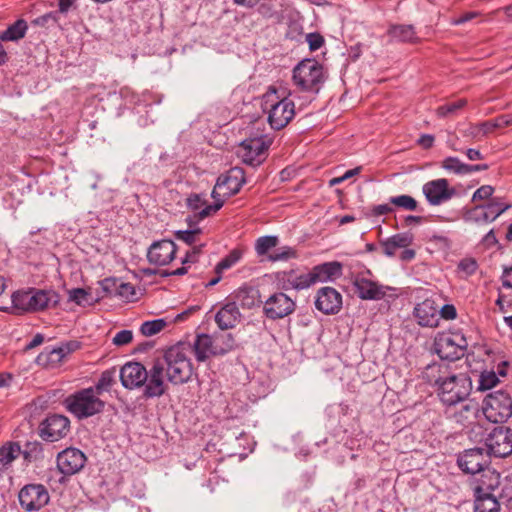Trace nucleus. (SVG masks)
Wrapping results in <instances>:
<instances>
[{
  "mask_svg": "<svg viewBox=\"0 0 512 512\" xmlns=\"http://www.w3.org/2000/svg\"><path fill=\"white\" fill-rule=\"evenodd\" d=\"M459 268L467 274H473L477 269V263L473 259H465L459 263Z\"/></svg>",
  "mask_w": 512,
  "mask_h": 512,
  "instance_id": "nucleus-61",
  "label": "nucleus"
},
{
  "mask_svg": "<svg viewBox=\"0 0 512 512\" xmlns=\"http://www.w3.org/2000/svg\"><path fill=\"white\" fill-rule=\"evenodd\" d=\"M424 375L429 383L437 387V395L447 407L464 402L470 395L472 389L470 377L465 373H450L446 364L428 365Z\"/></svg>",
  "mask_w": 512,
  "mask_h": 512,
  "instance_id": "nucleus-1",
  "label": "nucleus"
},
{
  "mask_svg": "<svg viewBox=\"0 0 512 512\" xmlns=\"http://www.w3.org/2000/svg\"><path fill=\"white\" fill-rule=\"evenodd\" d=\"M271 144L272 139L268 135L250 137L240 143L238 155L245 164L258 166L265 160Z\"/></svg>",
  "mask_w": 512,
  "mask_h": 512,
  "instance_id": "nucleus-10",
  "label": "nucleus"
},
{
  "mask_svg": "<svg viewBox=\"0 0 512 512\" xmlns=\"http://www.w3.org/2000/svg\"><path fill=\"white\" fill-rule=\"evenodd\" d=\"M65 408L78 419H86L104 410L105 402L92 387L78 390L64 400Z\"/></svg>",
  "mask_w": 512,
  "mask_h": 512,
  "instance_id": "nucleus-4",
  "label": "nucleus"
},
{
  "mask_svg": "<svg viewBox=\"0 0 512 512\" xmlns=\"http://www.w3.org/2000/svg\"><path fill=\"white\" fill-rule=\"evenodd\" d=\"M116 294L127 301H131L135 298L136 292L131 283H121L116 289Z\"/></svg>",
  "mask_w": 512,
  "mask_h": 512,
  "instance_id": "nucleus-53",
  "label": "nucleus"
},
{
  "mask_svg": "<svg viewBox=\"0 0 512 512\" xmlns=\"http://www.w3.org/2000/svg\"><path fill=\"white\" fill-rule=\"evenodd\" d=\"M20 455L27 463L41 461L44 458L43 445L38 441H28Z\"/></svg>",
  "mask_w": 512,
  "mask_h": 512,
  "instance_id": "nucleus-39",
  "label": "nucleus"
},
{
  "mask_svg": "<svg viewBox=\"0 0 512 512\" xmlns=\"http://www.w3.org/2000/svg\"><path fill=\"white\" fill-rule=\"evenodd\" d=\"M457 464L464 473L476 476L489 466V455L481 448L468 449L459 454Z\"/></svg>",
  "mask_w": 512,
  "mask_h": 512,
  "instance_id": "nucleus-16",
  "label": "nucleus"
},
{
  "mask_svg": "<svg viewBox=\"0 0 512 512\" xmlns=\"http://www.w3.org/2000/svg\"><path fill=\"white\" fill-rule=\"evenodd\" d=\"M465 165L456 157H447L442 161L444 169L457 175H465Z\"/></svg>",
  "mask_w": 512,
  "mask_h": 512,
  "instance_id": "nucleus-49",
  "label": "nucleus"
},
{
  "mask_svg": "<svg viewBox=\"0 0 512 512\" xmlns=\"http://www.w3.org/2000/svg\"><path fill=\"white\" fill-rule=\"evenodd\" d=\"M296 256V252L294 249L288 246L280 247L275 250L273 253L267 256V259L271 262L284 261L290 258H294Z\"/></svg>",
  "mask_w": 512,
  "mask_h": 512,
  "instance_id": "nucleus-50",
  "label": "nucleus"
},
{
  "mask_svg": "<svg viewBox=\"0 0 512 512\" xmlns=\"http://www.w3.org/2000/svg\"><path fill=\"white\" fill-rule=\"evenodd\" d=\"M389 42L415 43L417 36L412 25L392 24L387 30Z\"/></svg>",
  "mask_w": 512,
  "mask_h": 512,
  "instance_id": "nucleus-33",
  "label": "nucleus"
},
{
  "mask_svg": "<svg viewBox=\"0 0 512 512\" xmlns=\"http://www.w3.org/2000/svg\"><path fill=\"white\" fill-rule=\"evenodd\" d=\"M485 445L489 454L507 457L512 454V429L506 426L495 427L487 436Z\"/></svg>",
  "mask_w": 512,
  "mask_h": 512,
  "instance_id": "nucleus-13",
  "label": "nucleus"
},
{
  "mask_svg": "<svg viewBox=\"0 0 512 512\" xmlns=\"http://www.w3.org/2000/svg\"><path fill=\"white\" fill-rule=\"evenodd\" d=\"M176 251L177 246L172 240L155 241L147 251V259L155 266H165L175 258Z\"/></svg>",
  "mask_w": 512,
  "mask_h": 512,
  "instance_id": "nucleus-22",
  "label": "nucleus"
},
{
  "mask_svg": "<svg viewBox=\"0 0 512 512\" xmlns=\"http://www.w3.org/2000/svg\"><path fill=\"white\" fill-rule=\"evenodd\" d=\"M86 456L77 448H67L57 456V467L64 475H73L85 465Z\"/></svg>",
  "mask_w": 512,
  "mask_h": 512,
  "instance_id": "nucleus-23",
  "label": "nucleus"
},
{
  "mask_svg": "<svg viewBox=\"0 0 512 512\" xmlns=\"http://www.w3.org/2000/svg\"><path fill=\"white\" fill-rule=\"evenodd\" d=\"M234 347V338L231 334L198 335L193 343V350L197 361L204 362L212 356L224 355Z\"/></svg>",
  "mask_w": 512,
  "mask_h": 512,
  "instance_id": "nucleus-6",
  "label": "nucleus"
},
{
  "mask_svg": "<svg viewBox=\"0 0 512 512\" xmlns=\"http://www.w3.org/2000/svg\"><path fill=\"white\" fill-rule=\"evenodd\" d=\"M353 285L358 297L363 300H381L386 296L387 290L391 289L368 279L363 274L355 276Z\"/></svg>",
  "mask_w": 512,
  "mask_h": 512,
  "instance_id": "nucleus-25",
  "label": "nucleus"
},
{
  "mask_svg": "<svg viewBox=\"0 0 512 512\" xmlns=\"http://www.w3.org/2000/svg\"><path fill=\"white\" fill-rule=\"evenodd\" d=\"M57 22L56 13L50 12L42 16L37 17L33 20V24L41 27L49 26L50 23L54 24Z\"/></svg>",
  "mask_w": 512,
  "mask_h": 512,
  "instance_id": "nucleus-58",
  "label": "nucleus"
},
{
  "mask_svg": "<svg viewBox=\"0 0 512 512\" xmlns=\"http://www.w3.org/2000/svg\"><path fill=\"white\" fill-rule=\"evenodd\" d=\"M28 24L24 19H18L9 25L6 30L0 33V41L2 42H18L23 39L27 33Z\"/></svg>",
  "mask_w": 512,
  "mask_h": 512,
  "instance_id": "nucleus-36",
  "label": "nucleus"
},
{
  "mask_svg": "<svg viewBox=\"0 0 512 512\" xmlns=\"http://www.w3.org/2000/svg\"><path fill=\"white\" fill-rule=\"evenodd\" d=\"M466 103L467 101L465 99L449 101L447 104H444L437 109V114L439 116L455 115L458 110L462 109L466 105Z\"/></svg>",
  "mask_w": 512,
  "mask_h": 512,
  "instance_id": "nucleus-48",
  "label": "nucleus"
},
{
  "mask_svg": "<svg viewBox=\"0 0 512 512\" xmlns=\"http://www.w3.org/2000/svg\"><path fill=\"white\" fill-rule=\"evenodd\" d=\"M494 192V187L491 185H483L480 188H478L472 196V201H480V200H486L489 199Z\"/></svg>",
  "mask_w": 512,
  "mask_h": 512,
  "instance_id": "nucleus-57",
  "label": "nucleus"
},
{
  "mask_svg": "<svg viewBox=\"0 0 512 512\" xmlns=\"http://www.w3.org/2000/svg\"><path fill=\"white\" fill-rule=\"evenodd\" d=\"M116 369H108L101 373L99 380L93 387L96 392L100 395L103 391H107L115 382Z\"/></svg>",
  "mask_w": 512,
  "mask_h": 512,
  "instance_id": "nucleus-42",
  "label": "nucleus"
},
{
  "mask_svg": "<svg viewBox=\"0 0 512 512\" xmlns=\"http://www.w3.org/2000/svg\"><path fill=\"white\" fill-rule=\"evenodd\" d=\"M313 285L334 282L343 274V264L339 261L324 262L310 269Z\"/></svg>",
  "mask_w": 512,
  "mask_h": 512,
  "instance_id": "nucleus-29",
  "label": "nucleus"
},
{
  "mask_svg": "<svg viewBox=\"0 0 512 512\" xmlns=\"http://www.w3.org/2000/svg\"><path fill=\"white\" fill-rule=\"evenodd\" d=\"M242 257V252L239 249H233L226 255L215 267V273H223L225 270L234 266Z\"/></svg>",
  "mask_w": 512,
  "mask_h": 512,
  "instance_id": "nucleus-44",
  "label": "nucleus"
},
{
  "mask_svg": "<svg viewBox=\"0 0 512 512\" xmlns=\"http://www.w3.org/2000/svg\"><path fill=\"white\" fill-rule=\"evenodd\" d=\"M512 485L506 484L502 488L499 496L495 494L474 495L475 507L474 512H499L500 501H512Z\"/></svg>",
  "mask_w": 512,
  "mask_h": 512,
  "instance_id": "nucleus-26",
  "label": "nucleus"
},
{
  "mask_svg": "<svg viewBox=\"0 0 512 512\" xmlns=\"http://www.w3.org/2000/svg\"><path fill=\"white\" fill-rule=\"evenodd\" d=\"M394 211L393 207L389 204H379L375 205L371 209V215L372 216H382L389 213H392Z\"/></svg>",
  "mask_w": 512,
  "mask_h": 512,
  "instance_id": "nucleus-60",
  "label": "nucleus"
},
{
  "mask_svg": "<svg viewBox=\"0 0 512 512\" xmlns=\"http://www.w3.org/2000/svg\"><path fill=\"white\" fill-rule=\"evenodd\" d=\"M164 372H166L164 363L159 359L154 361L148 370L147 381L144 384L143 394L146 398L160 397L166 393L167 385L164 381Z\"/></svg>",
  "mask_w": 512,
  "mask_h": 512,
  "instance_id": "nucleus-18",
  "label": "nucleus"
},
{
  "mask_svg": "<svg viewBox=\"0 0 512 512\" xmlns=\"http://www.w3.org/2000/svg\"><path fill=\"white\" fill-rule=\"evenodd\" d=\"M433 346L441 359L455 361L464 356L468 342L460 331H448L438 333Z\"/></svg>",
  "mask_w": 512,
  "mask_h": 512,
  "instance_id": "nucleus-8",
  "label": "nucleus"
},
{
  "mask_svg": "<svg viewBox=\"0 0 512 512\" xmlns=\"http://www.w3.org/2000/svg\"><path fill=\"white\" fill-rule=\"evenodd\" d=\"M499 383L498 376L494 371H483L478 380V390L486 391L495 387Z\"/></svg>",
  "mask_w": 512,
  "mask_h": 512,
  "instance_id": "nucleus-46",
  "label": "nucleus"
},
{
  "mask_svg": "<svg viewBox=\"0 0 512 512\" xmlns=\"http://www.w3.org/2000/svg\"><path fill=\"white\" fill-rule=\"evenodd\" d=\"M20 505L28 512L38 511L48 504L50 496L42 484H27L18 494Z\"/></svg>",
  "mask_w": 512,
  "mask_h": 512,
  "instance_id": "nucleus-14",
  "label": "nucleus"
},
{
  "mask_svg": "<svg viewBox=\"0 0 512 512\" xmlns=\"http://www.w3.org/2000/svg\"><path fill=\"white\" fill-rule=\"evenodd\" d=\"M483 415L491 423H504L512 416V396L505 390L487 394L481 406Z\"/></svg>",
  "mask_w": 512,
  "mask_h": 512,
  "instance_id": "nucleus-7",
  "label": "nucleus"
},
{
  "mask_svg": "<svg viewBox=\"0 0 512 512\" xmlns=\"http://www.w3.org/2000/svg\"><path fill=\"white\" fill-rule=\"evenodd\" d=\"M315 307L325 315H335L342 309V295L333 287H322L316 293Z\"/></svg>",
  "mask_w": 512,
  "mask_h": 512,
  "instance_id": "nucleus-21",
  "label": "nucleus"
},
{
  "mask_svg": "<svg viewBox=\"0 0 512 512\" xmlns=\"http://www.w3.org/2000/svg\"><path fill=\"white\" fill-rule=\"evenodd\" d=\"M501 280L505 288L512 289V266L504 267Z\"/></svg>",
  "mask_w": 512,
  "mask_h": 512,
  "instance_id": "nucleus-63",
  "label": "nucleus"
},
{
  "mask_svg": "<svg viewBox=\"0 0 512 512\" xmlns=\"http://www.w3.org/2000/svg\"><path fill=\"white\" fill-rule=\"evenodd\" d=\"M413 315L419 325L436 327L439 322V307L432 299H425L414 307Z\"/></svg>",
  "mask_w": 512,
  "mask_h": 512,
  "instance_id": "nucleus-30",
  "label": "nucleus"
},
{
  "mask_svg": "<svg viewBox=\"0 0 512 512\" xmlns=\"http://www.w3.org/2000/svg\"><path fill=\"white\" fill-rule=\"evenodd\" d=\"M476 136L474 130H454L448 135V146L454 151H464Z\"/></svg>",
  "mask_w": 512,
  "mask_h": 512,
  "instance_id": "nucleus-35",
  "label": "nucleus"
},
{
  "mask_svg": "<svg viewBox=\"0 0 512 512\" xmlns=\"http://www.w3.org/2000/svg\"><path fill=\"white\" fill-rule=\"evenodd\" d=\"M277 280L283 290H304L313 285L310 270L291 269L277 274Z\"/></svg>",
  "mask_w": 512,
  "mask_h": 512,
  "instance_id": "nucleus-20",
  "label": "nucleus"
},
{
  "mask_svg": "<svg viewBox=\"0 0 512 512\" xmlns=\"http://www.w3.org/2000/svg\"><path fill=\"white\" fill-rule=\"evenodd\" d=\"M293 81L303 91H318L324 82L322 65L311 59L301 61L293 69Z\"/></svg>",
  "mask_w": 512,
  "mask_h": 512,
  "instance_id": "nucleus-9",
  "label": "nucleus"
},
{
  "mask_svg": "<svg viewBox=\"0 0 512 512\" xmlns=\"http://www.w3.org/2000/svg\"><path fill=\"white\" fill-rule=\"evenodd\" d=\"M246 182L245 171L241 167H232L226 173L221 174L212 191V197L216 199V195L223 197H231L237 194L243 184Z\"/></svg>",
  "mask_w": 512,
  "mask_h": 512,
  "instance_id": "nucleus-12",
  "label": "nucleus"
},
{
  "mask_svg": "<svg viewBox=\"0 0 512 512\" xmlns=\"http://www.w3.org/2000/svg\"><path fill=\"white\" fill-rule=\"evenodd\" d=\"M133 339V333L130 330H121L116 333L112 342L116 346H124L129 344Z\"/></svg>",
  "mask_w": 512,
  "mask_h": 512,
  "instance_id": "nucleus-55",
  "label": "nucleus"
},
{
  "mask_svg": "<svg viewBox=\"0 0 512 512\" xmlns=\"http://www.w3.org/2000/svg\"><path fill=\"white\" fill-rule=\"evenodd\" d=\"M472 484L474 495L494 494L500 485V474L488 466L474 476Z\"/></svg>",
  "mask_w": 512,
  "mask_h": 512,
  "instance_id": "nucleus-28",
  "label": "nucleus"
},
{
  "mask_svg": "<svg viewBox=\"0 0 512 512\" xmlns=\"http://www.w3.org/2000/svg\"><path fill=\"white\" fill-rule=\"evenodd\" d=\"M512 125V115L504 114L495 119V122L486 121L481 123L478 128H504Z\"/></svg>",
  "mask_w": 512,
  "mask_h": 512,
  "instance_id": "nucleus-52",
  "label": "nucleus"
},
{
  "mask_svg": "<svg viewBox=\"0 0 512 512\" xmlns=\"http://www.w3.org/2000/svg\"><path fill=\"white\" fill-rule=\"evenodd\" d=\"M439 314L446 320H453L457 317V310L452 304H445L442 308H439Z\"/></svg>",
  "mask_w": 512,
  "mask_h": 512,
  "instance_id": "nucleus-59",
  "label": "nucleus"
},
{
  "mask_svg": "<svg viewBox=\"0 0 512 512\" xmlns=\"http://www.w3.org/2000/svg\"><path fill=\"white\" fill-rule=\"evenodd\" d=\"M189 229L177 230L174 232V236L177 240L184 242L185 244L192 246L201 241L202 230L200 228L193 227L195 224L190 218L187 219Z\"/></svg>",
  "mask_w": 512,
  "mask_h": 512,
  "instance_id": "nucleus-38",
  "label": "nucleus"
},
{
  "mask_svg": "<svg viewBox=\"0 0 512 512\" xmlns=\"http://www.w3.org/2000/svg\"><path fill=\"white\" fill-rule=\"evenodd\" d=\"M80 348L78 341H67L57 347H46L36 358V363L46 369L60 367L67 357Z\"/></svg>",
  "mask_w": 512,
  "mask_h": 512,
  "instance_id": "nucleus-11",
  "label": "nucleus"
},
{
  "mask_svg": "<svg viewBox=\"0 0 512 512\" xmlns=\"http://www.w3.org/2000/svg\"><path fill=\"white\" fill-rule=\"evenodd\" d=\"M120 380L127 389L143 387L147 381L148 370L139 362H128L120 369Z\"/></svg>",
  "mask_w": 512,
  "mask_h": 512,
  "instance_id": "nucleus-24",
  "label": "nucleus"
},
{
  "mask_svg": "<svg viewBox=\"0 0 512 512\" xmlns=\"http://www.w3.org/2000/svg\"><path fill=\"white\" fill-rule=\"evenodd\" d=\"M165 326L166 322L164 319H156L144 322L140 327V331L144 336L150 337L162 331Z\"/></svg>",
  "mask_w": 512,
  "mask_h": 512,
  "instance_id": "nucleus-47",
  "label": "nucleus"
},
{
  "mask_svg": "<svg viewBox=\"0 0 512 512\" xmlns=\"http://www.w3.org/2000/svg\"><path fill=\"white\" fill-rule=\"evenodd\" d=\"M241 321V313L236 303L228 301L218 310L215 322L221 330L234 328Z\"/></svg>",
  "mask_w": 512,
  "mask_h": 512,
  "instance_id": "nucleus-31",
  "label": "nucleus"
},
{
  "mask_svg": "<svg viewBox=\"0 0 512 512\" xmlns=\"http://www.w3.org/2000/svg\"><path fill=\"white\" fill-rule=\"evenodd\" d=\"M89 293L83 288H74L69 291V300L78 305H82L87 301Z\"/></svg>",
  "mask_w": 512,
  "mask_h": 512,
  "instance_id": "nucleus-56",
  "label": "nucleus"
},
{
  "mask_svg": "<svg viewBox=\"0 0 512 512\" xmlns=\"http://www.w3.org/2000/svg\"><path fill=\"white\" fill-rule=\"evenodd\" d=\"M389 203L405 211H416L418 202L410 195L402 194L389 198Z\"/></svg>",
  "mask_w": 512,
  "mask_h": 512,
  "instance_id": "nucleus-40",
  "label": "nucleus"
},
{
  "mask_svg": "<svg viewBox=\"0 0 512 512\" xmlns=\"http://www.w3.org/2000/svg\"><path fill=\"white\" fill-rule=\"evenodd\" d=\"M20 454L21 447L16 442H8L0 448V475Z\"/></svg>",
  "mask_w": 512,
  "mask_h": 512,
  "instance_id": "nucleus-37",
  "label": "nucleus"
},
{
  "mask_svg": "<svg viewBox=\"0 0 512 512\" xmlns=\"http://www.w3.org/2000/svg\"><path fill=\"white\" fill-rule=\"evenodd\" d=\"M166 377L171 383L178 385L188 382L193 375V365L184 345L170 347L164 353L163 360Z\"/></svg>",
  "mask_w": 512,
  "mask_h": 512,
  "instance_id": "nucleus-3",
  "label": "nucleus"
},
{
  "mask_svg": "<svg viewBox=\"0 0 512 512\" xmlns=\"http://www.w3.org/2000/svg\"><path fill=\"white\" fill-rule=\"evenodd\" d=\"M13 307L22 312H38L53 308L60 301L59 294L53 289L30 288L12 294Z\"/></svg>",
  "mask_w": 512,
  "mask_h": 512,
  "instance_id": "nucleus-2",
  "label": "nucleus"
},
{
  "mask_svg": "<svg viewBox=\"0 0 512 512\" xmlns=\"http://www.w3.org/2000/svg\"><path fill=\"white\" fill-rule=\"evenodd\" d=\"M279 243L277 236H262L255 242V251L258 256L266 255L271 249L275 248Z\"/></svg>",
  "mask_w": 512,
  "mask_h": 512,
  "instance_id": "nucleus-41",
  "label": "nucleus"
},
{
  "mask_svg": "<svg viewBox=\"0 0 512 512\" xmlns=\"http://www.w3.org/2000/svg\"><path fill=\"white\" fill-rule=\"evenodd\" d=\"M296 303L283 292H276L264 302L263 311L271 320L282 319L295 311Z\"/></svg>",
  "mask_w": 512,
  "mask_h": 512,
  "instance_id": "nucleus-15",
  "label": "nucleus"
},
{
  "mask_svg": "<svg viewBox=\"0 0 512 512\" xmlns=\"http://www.w3.org/2000/svg\"><path fill=\"white\" fill-rule=\"evenodd\" d=\"M219 195H216V199L215 202L213 204H210V205H206L203 209H201L196 215L195 217L198 219V220H202L210 215H212L213 213L217 212L218 210H220L224 204V200L222 199H219L218 198Z\"/></svg>",
  "mask_w": 512,
  "mask_h": 512,
  "instance_id": "nucleus-51",
  "label": "nucleus"
},
{
  "mask_svg": "<svg viewBox=\"0 0 512 512\" xmlns=\"http://www.w3.org/2000/svg\"><path fill=\"white\" fill-rule=\"evenodd\" d=\"M262 108L268 112L270 128H285L293 119L294 103L280 98L275 87L270 86L262 97Z\"/></svg>",
  "mask_w": 512,
  "mask_h": 512,
  "instance_id": "nucleus-5",
  "label": "nucleus"
},
{
  "mask_svg": "<svg viewBox=\"0 0 512 512\" xmlns=\"http://www.w3.org/2000/svg\"><path fill=\"white\" fill-rule=\"evenodd\" d=\"M478 15H479V13L475 12V11L465 12L462 15H460L458 18L453 19L452 23L454 25H461V24H464V23L476 18Z\"/></svg>",
  "mask_w": 512,
  "mask_h": 512,
  "instance_id": "nucleus-62",
  "label": "nucleus"
},
{
  "mask_svg": "<svg viewBox=\"0 0 512 512\" xmlns=\"http://www.w3.org/2000/svg\"><path fill=\"white\" fill-rule=\"evenodd\" d=\"M511 207V204H504L499 198H492L489 203L471 209L468 218L476 223H490Z\"/></svg>",
  "mask_w": 512,
  "mask_h": 512,
  "instance_id": "nucleus-17",
  "label": "nucleus"
},
{
  "mask_svg": "<svg viewBox=\"0 0 512 512\" xmlns=\"http://www.w3.org/2000/svg\"><path fill=\"white\" fill-rule=\"evenodd\" d=\"M205 203L198 194H193L187 199L188 206L193 210H200Z\"/></svg>",
  "mask_w": 512,
  "mask_h": 512,
  "instance_id": "nucleus-64",
  "label": "nucleus"
},
{
  "mask_svg": "<svg viewBox=\"0 0 512 512\" xmlns=\"http://www.w3.org/2000/svg\"><path fill=\"white\" fill-rule=\"evenodd\" d=\"M476 412L477 406L475 404L465 403L461 405L458 411L450 414V416L453 417L457 423L464 425L465 422L476 415Z\"/></svg>",
  "mask_w": 512,
  "mask_h": 512,
  "instance_id": "nucleus-43",
  "label": "nucleus"
},
{
  "mask_svg": "<svg viewBox=\"0 0 512 512\" xmlns=\"http://www.w3.org/2000/svg\"><path fill=\"white\" fill-rule=\"evenodd\" d=\"M306 41L309 44V49L316 51L323 46L324 37L318 32L308 33L306 35Z\"/></svg>",
  "mask_w": 512,
  "mask_h": 512,
  "instance_id": "nucleus-54",
  "label": "nucleus"
},
{
  "mask_svg": "<svg viewBox=\"0 0 512 512\" xmlns=\"http://www.w3.org/2000/svg\"><path fill=\"white\" fill-rule=\"evenodd\" d=\"M228 299L243 309H251L261 303L259 291L247 286L237 289Z\"/></svg>",
  "mask_w": 512,
  "mask_h": 512,
  "instance_id": "nucleus-32",
  "label": "nucleus"
},
{
  "mask_svg": "<svg viewBox=\"0 0 512 512\" xmlns=\"http://www.w3.org/2000/svg\"><path fill=\"white\" fill-rule=\"evenodd\" d=\"M70 430V420L59 414L49 415L42 423L41 437L49 442H55L65 437Z\"/></svg>",
  "mask_w": 512,
  "mask_h": 512,
  "instance_id": "nucleus-19",
  "label": "nucleus"
},
{
  "mask_svg": "<svg viewBox=\"0 0 512 512\" xmlns=\"http://www.w3.org/2000/svg\"><path fill=\"white\" fill-rule=\"evenodd\" d=\"M413 241V237L409 233H399L393 235L381 243L384 254L392 257L397 249L408 247Z\"/></svg>",
  "mask_w": 512,
  "mask_h": 512,
  "instance_id": "nucleus-34",
  "label": "nucleus"
},
{
  "mask_svg": "<svg viewBox=\"0 0 512 512\" xmlns=\"http://www.w3.org/2000/svg\"><path fill=\"white\" fill-rule=\"evenodd\" d=\"M198 261V256L195 255V251L188 250L186 252L185 257L181 260L183 266L173 270V271H164L162 272V276H181L185 275L188 272V266L189 264L196 263Z\"/></svg>",
  "mask_w": 512,
  "mask_h": 512,
  "instance_id": "nucleus-45",
  "label": "nucleus"
},
{
  "mask_svg": "<svg viewBox=\"0 0 512 512\" xmlns=\"http://www.w3.org/2000/svg\"><path fill=\"white\" fill-rule=\"evenodd\" d=\"M448 181L444 178L427 182L423 186V193L431 205H440L449 200L454 190L448 188Z\"/></svg>",
  "mask_w": 512,
  "mask_h": 512,
  "instance_id": "nucleus-27",
  "label": "nucleus"
}]
</instances>
